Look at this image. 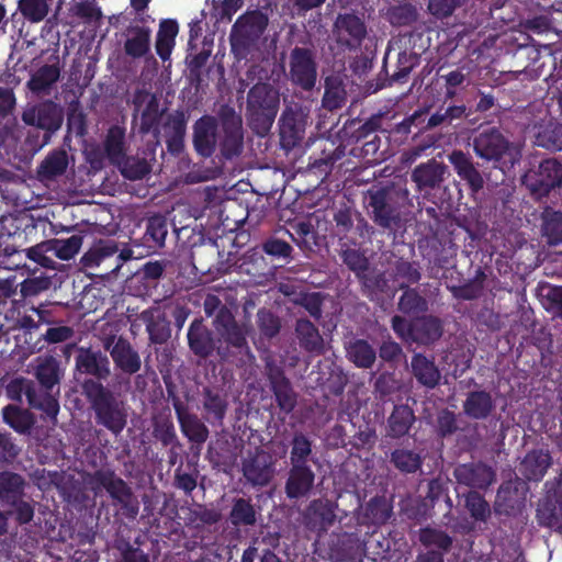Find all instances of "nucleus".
Instances as JSON below:
<instances>
[{
  "label": "nucleus",
  "mask_w": 562,
  "mask_h": 562,
  "mask_svg": "<svg viewBox=\"0 0 562 562\" xmlns=\"http://www.w3.org/2000/svg\"><path fill=\"white\" fill-rule=\"evenodd\" d=\"M290 78L305 91H311L317 80V64L311 48L295 46L290 53Z\"/></svg>",
  "instance_id": "nucleus-14"
},
{
  "label": "nucleus",
  "mask_w": 562,
  "mask_h": 562,
  "mask_svg": "<svg viewBox=\"0 0 562 562\" xmlns=\"http://www.w3.org/2000/svg\"><path fill=\"white\" fill-rule=\"evenodd\" d=\"M411 367L412 374L418 384L427 389H435L439 385L441 373L434 359L423 353H414L411 360Z\"/></svg>",
  "instance_id": "nucleus-31"
},
{
  "label": "nucleus",
  "mask_w": 562,
  "mask_h": 562,
  "mask_svg": "<svg viewBox=\"0 0 562 562\" xmlns=\"http://www.w3.org/2000/svg\"><path fill=\"white\" fill-rule=\"evenodd\" d=\"M408 202V189L393 181L372 184L363 194L369 217L382 229L391 231L400 226L403 209Z\"/></svg>",
  "instance_id": "nucleus-2"
},
{
  "label": "nucleus",
  "mask_w": 562,
  "mask_h": 562,
  "mask_svg": "<svg viewBox=\"0 0 562 562\" xmlns=\"http://www.w3.org/2000/svg\"><path fill=\"white\" fill-rule=\"evenodd\" d=\"M67 167V153L64 149H54L41 162L37 173L42 179L53 180L64 175Z\"/></svg>",
  "instance_id": "nucleus-48"
},
{
  "label": "nucleus",
  "mask_w": 562,
  "mask_h": 562,
  "mask_svg": "<svg viewBox=\"0 0 562 562\" xmlns=\"http://www.w3.org/2000/svg\"><path fill=\"white\" fill-rule=\"evenodd\" d=\"M484 272L479 269L474 279L468 280L462 285H447L452 296L457 300H475L483 291Z\"/></svg>",
  "instance_id": "nucleus-59"
},
{
  "label": "nucleus",
  "mask_w": 562,
  "mask_h": 562,
  "mask_svg": "<svg viewBox=\"0 0 562 562\" xmlns=\"http://www.w3.org/2000/svg\"><path fill=\"white\" fill-rule=\"evenodd\" d=\"M462 496L470 517L477 522H487L492 516V509L484 496L476 491H468Z\"/></svg>",
  "instance_id": "nucleus-53"
},
{
  "label": "nucleus",
  "mask_w": 562,
  "mask_h": 562,
  "mask_svg": "<svg viewBox=\"0 0 562 562\" xmlns=\"http://www.w3.org/2000/svg\"><path fill=\"white\" fill-rule=\"evenodd\" d=\"M179 33V25L176 20L166 19L159 23L156 35L155 48L157 55L162 61L170 59L171 53L176 45V37Z\"/></svg>",
  "instance_id": "nucleus-38"
},
{
  "label": "nucleus",
  "mask_w": 562,
  "mask_h": 562,
  "mask_svg": "<svg viewBox=\"0 0 562 562\" xmlns=\"http://www.w3.org/2000/svg\"><path fill=\"white\" fill-rule=\"evenodd\" d=\"M228 519L229 522L237 528L254 526L257 522V510L251 498H234Z\"/></svg>",
  "instance_id": "nucleus-46"
},
{
  "label": "nucleus",
  "mask_w": 562,
  "mask_h": 562,
  "mask_svg": "<svg viewBox=\"0 0 562 562\" xmlns=\"http://www.w3.org/2000/svg\"><path fill=\"white\" fill-rule=\"evenodd\" d=\"M22 120L26 125L34 126L35 132L44 131L43 139L37 144L38 147H43L50 140L52 134L61 126L63 113L53 101H48L25 111Z\"/></svg>",
  "instance_id": "nucleus-15"
},
{
  "label": "nucleus",
  "mask_w": 562,
  "mask_h": 562,
  "mask_svg": "<svg viewBox=\"0 0 562 562\" xmlns=\"http://www.w3.org/2000/svg\"><path fill=\"white\" fill-rule=\"evenodd\" d=\"M475 155L492 161L503 172L510 170L520 159L519 151L496 127L483 130L473 138Z\"/></svg>",
  "instance_id": "nucleus-6"
},
{
  "label": "nucleus",
  "mask_w": 562,
  "mask_h": 562,
  "mask_svg": "<svg viewBox=\"0 0 562 562\" xmlns=\"http://www.w3.org/2000/svg\"><path fill=\"white\" fill-rule=\"evenodd\" d=\"M34 376L38 382V389L56 390L60 393V382L64 378V369L60 361L53 356H40L35 359Z\"/></svg>",
  "instance_id": "nucleus-23"
},
{
  "label": "nucleus",
  "mask_w": 562,
  "mask_h": 562,
  "mask_svg": "<svg viewBox=\"0 0 562 562\" xmlns=\"http://www.w3.org/2000/svg\"><path fill=\"white\" fill-rule=\"evenodd\" d=\"M415 422L413 409L408 405H395L387 418V436L400 439L408 434Z\"/></svg>",
  "instance_id": "nucleus-40"
},
{
  "label": "nucleus",
  "mask_w": 562,
  "mask_h": 562,
  "mask_svg": "<svg viewBox=\"0 0 562 562\" xmlns=\"http://www.w3.org/2000/svg\"><path fill=\"white\" fill-rule=\"evenodd\" d=\"M340 251V258L342 262L351 270L356 277H360L369 269V259L360 249H356L349 246V243H344Z\"/></svg>",
  "instance_id": "nucleus-61"
},
{
  "label": "nucleus",
  "mask_w": 562,
  "mask_h": 562,
  "mask_svg": "<svg viewBox=\"0 0 562 562\" xmlns=\"http://www.w3.org/2000/svg\"><path fill=\"white\" fill-rule=\"evenodd\" d=\"M418 18L417 7L409 2H400L387 10V20L393 26H412Z\"/></svg>",
  "instance_id": "nucleus-55"
},
{
  "label": "nucleus",
  "mask_w": 562,
  "mask_h": 562,
  "mask_svg": "<svg viewBox=\"0 0 562 562\" xmlns=\"http://www.w3.org/2000/svg\"><path fill=\"white\" fill-rule=\"evenodd\" d=\"M551 464L552 457L549 451L532 449L526 453L518 470L527 481L539 482L543 479Z\"/></svg>",
  "instance_id": "nucleus-28"
},
{
  "label": "nucleus",
  "mask_w": 562,
  "mask_h": 562,
  "mask_svg": "<svg viewBox=\"0 0 562 562\" xmlns=\"http://www.w3.org/2000/svg\"><path fill=\"white\" fill-rule=\"evenodd\" d=\"M357 213V211L346 205L334 212L333 233L340 241L346 240L345 243L357 245V237L352 236Z\"/></svg>",
  "instance_id": "nucleus-41"
},
{
  "label": "nucleus",
  "mask_w": 562,
  "mask_h": 562,
  "mask_svg": "<svg viewBox=\"0 0 562 562\" xmlns=\"http://www.w3.org/2000/svg\"><path fill=\"white\" fill-rule=\"evenodd\" d=\"M177 419L181 432L190 442L201 446L207 440L210 435L209 428L198 415L187 411L179 415Z\"/></svg>",
  "instance_id": "nucleus-42"
},
{
  "label": "nucleus",
  "mask_w": 562,
  "mask_h": 562,
  "mask_svg": "<svg viewBox=\"0 0 562 562\" xmlns=\"http://www.w3.org/2000/svg\"><path fill=\"white\" fill-rule=\"evenodd\" d=\"M368 296L384 293L389 286V280L384 272L370 270V268L357 278Z\"/></svg>",
  "instance_id": "nucleus-64"
},
{
  "label": "nucleus",
  "mask_w": 562,
  "mask_h": 562,
  "mask_svg": "<svg viewBox=\"0 0 562 562\" xmlns=\"http://www.w3.org/2000/svg\"><path fill=\"white\" fill-rule=\"evenodd\" d=\"M368 34L364 21L355 13H339L333 25V37L342 52H358Z\"/></svg>",
  "instance_id": "nucleus-11"
},
{
  "label": "nucleus",
  "mask_w": 562,
  "mask_h": 562,
  "mask_svg": "<svg viewBox=\"0 0 562 562\" xmlns=\"http://www.w3.org/2000/svg\"><path fill=\"white\" fill-rule=\"evenodd\" d=\"M140 319L146 326L150 344L162 345L171 337V323L159 307L145 310Z\"/></svg>",
  "instance_id": "nucleus-25"
},
{
  "label": "nucleus",
  "mask_w": 562,
  "mask_h": 562,
  "mask_svg": "<svg viewBox=\"0 0 562 562\" xmlns=\"http://www.w3.org/2000/svg\"><path fill=\"white\" fill-rule=\"evenodd\" d=\"M546 495L539 501L536 518L541 527L557 528L562 526V468L553 481L544 484Z\"/></svg>",
  "instance_id": "nucleus-13"
},
{
  "label": "nucleus",
  "mask_w": 562,
  "mask_h": 562,
  "mask_svg": "<svg viewBox=\"0 0 562 562\" xmlns=\"http://www.w3.org/2000/svg\"><path fill=\"white\" fill-rule=\"evenodd\" d=\"M305 124L299 112L292 108L283 110L279 119V134L281 146L286 149H293L299 146L304 137Z\"/></svg>",
  "instance_id": "nucleus-22"
},
{
  "label": "nucleus",
  "mask_w": 562,
  "mask_h": 562,
  "mask_svg": "<svg viewBox=\"0 0 562 562\" xmlns=\"http://www.w3.org/2000/svg\"><path fill=\"white\" fill-rule=\"evenodd\" d=\"M192 130L193 148L202 158H211L218 150L220 160H233L243 153V119L229 104H222L216 115L199 117Z\"/></svg>",
  "instance_id": "nucleus-1"
},
{
  "label": "nucleus",
  "mask_w": 562,
  "mask_h": 562,
  "mask_svg": "<svg viewBox=\"0 0 562 562\" xmlns=\"http://www.w3.org/2000/svg\"><path fill=\"white\" fill-rule=\"evenodd\" d=\"M2 417L4 423L19 434L30 432L35 423L33 415L27 409L15 405L4 406Z\"/></svg>",
  "instance_id": "nucleus-52"
},
{
  "label": "nucleus",
  "mask_w": 562,
  "mask_h": 562,
  "mask_svg": "<svg viewBox=\"0 0 562 562\" xmlns=\"http://www.w3.org/2000/svg\"><path fill=\"white\" fill-rule=\"evenodd\" d=\"M313 442L312 440L303 432L296 431L294 432L291 440V450H290V462L291 465L300 464V465H308V460L312 458L313 453Z\"/></svg>",
  "instance_id": "nucleus-57"
},
{
  "label": "nucleus",
  "mask_w": 562,
  "mask_h": 562,
  "mask_svg": "<svg viewBox=\"0 0 562 562\" xmlns=\"http://www.w3.org/2000/svg\"><path fill=\"white\" fill-rule=\"evenodd\" d=\"M262 251L278 260L289 263L293 260V247L284 239L277 236H270L261 243Z\"/></svg>",
  "instance_id": "nucleus-62"
},
{
  "label": "nucleus",
  "mask_w": 562,
  "mask_h": 562,
  "mask_svg": "<svg viewBox=\"0 0 562 562\" xmlns=\"http://www.w3.org/2000/svg\"><path fill=\"white\" fill-rule=\"evenodd\" d=\"M533 144L551 153L562 151V123L549 121L540 125Z\"/></svg>",
  "instance_id": "nucleus-43"
},
{
  "label": "nucleus",
  "mask_w": 562,
  "mask_h": 562,
  "mask_svg": "<svg viewBox=\"0 0 562 562\" xmlns=\"http://www.w3.org/2000/svg\"><path fill=\"white\" fill-rule=\"evenodd\" d=\"M217 344V357L227 361L233 351L241 353L249 350L248 327L246 324L237 322L235 315L227 306H222L212 322Z\"/></svg>",
  "instance_id": "nucleus-7"
},
{
  "label": "nucleus",
  "mask_w": 562,
  "mask_h": 562,
  "mask_svg": "<svg viewBox=\"0 0 562 562\" xmlns=\"http://www.w3.org/2000/svg\"><path fill=\"white\" fill-rule=\"evenodd\" d=\"M346 357L359 369H371L376 360L374 347L363 338H352L346 346Z\"/></svg>",
  "instance_id": "nucleus-35"
},
{
  "label": "nucleus",
  "mask_w": 562,
  "mask_h": 562,
  "mask_svg": "<svg viewBox=\"0 0 562 562\" xmlns=\"http://www.w3.org/2000/svg\"><path fill=\"white\" fill-rule=\"evenodd\" d=\"M447 172L448 167L432 158L417 165L413 169L411 178L412 181L415 182L418 191L422 192L439 188Z\"/></svg>",
  "instance_id": "nucleus-24"
},
{
  "label": "nucleus",
  "mask_w": 562,
  "mask_h": 562,
  "mask_svg": "<svg viewBox=\"0 0 562 562\" xmlns=\"http://www.w3.org/2000/svg\"><path fill=\"white\" fill-rule=\"evenodd\" d=\"M400 289L403 290L397 302V310L400 312L413 316L428 311V302L417 289L409 288L407 284H400Z\"/></svg>",
  "instance_id": "nucleus-47"
},
{
  "label": "nucleus",
  "mask_w": 562,
  "mask_h": 562,
  "mask_svg": "<svg viewBox=\"0 0 562 562\" xmlns=\"http://www.w3.org/2000/svg\"><path fill=\"white\" fill-rule=\"evenodd\" d=\"M59 394L56 390L31 389L27 394V404L31 408L42 412V414L53 420H56L59 413Z\"/></svg>",
  "instance_id": "nucleus-34"
},
{
  "label": "nucleus",
  "mask_w": 562,
  "mask_h": 562,
  "mask_svg": "<svg viewBox=\"0 0 562 562\" xmlns=\"http://www.w3.org/2000/svg\"><path fill=\"white\" fill-rule=\"evenodd\" d=\"M295 334L302 349L310 353L321 355L324 351V340L318 328L307 318H299Z\"/></svg>",
  "instance_id": "nucleus-37"
},
{
  "label": "nucleus",
  "mask_w": 562,
  "mask_h": 562,
  "mask_svg": "<svg viewBox=\"0 0 562 562\" xmlns=\"http://www.w3.org/2000/svg\"><path fill=\"white\" fill-rule=\"evenodd\" d=\"M60 68L58 64L41 66L27 81L29 89L36 94L45 93L59 80Z\"/></svg>",
  "instance_id": "nucleus-44"
},
{
  "label": "nucleus",
  "mask_w": 562,
  "mask_h": 562,
  "mask_svg": "<svg viewBox=\"0 0 562 562\" xmlns=\"http://www.w3.org/2000/svg\"><path fill=\"white\" fill-rule=\"evenodd\" d=\"M463 413L471 419L482 420L491 416L495 402L485 390L470 391L462 404Z\"/></svg>",
  "instance_id": "nucleus-29"
},
{
  "label": "nucleus",
  "mask_w": 562,
  "mask_h": 562,
  "mask_svg": "<svg viewBox=\"0 0 562 562\" xmlns=\"http://www.w3.org/2000/svg\"><path fill=\"white\" fill-rule=\"evenodd\" d=\"M453 476L459 486L469 487L470 491L486 490L495 481L494 470L483 462L458 464Z\"/></svg>",
  "instance_id": "nucleus-21"
},
{
  "label": "nucleus",
  "mask_w": 562,
  "mask_h": 562,
  "mask_svg": "<svg viewBox=\"0 0 562 562\" xmlns=\"http://www.w3.org/2000/svg\"><path fill=\"white\" fill-rule=\"evenodd\" d=\"M202 406L207 423L218 426L223 425L228 409V401L222 390L211 386L203 387Z\"/></svg>",
  "instance_id": "nucleus-27"
},
{
  "label": "nucleus",
  "mask_w": 562,
  "mask_h": 562,
  "mask_svg": "<svg viewBox=\"0 0 562 562\" xmlns=\"http://www.w3.org/2000/svg\"><path fill=\"white\" fill-rule=\"evenodd\" d=\"M161 114L159 112L158 103L155 98L148 101L145 109L140 114V123L138 127V134L144 136L148 133H153L154 138L158 143L159 136V124Z\"/></svg>",
  "instance_id": "nucleus-56"
},
{
  "label": "nucleus",
  "mask_w": 562,
  "mask_h": 562,
  "mask_svg": "<svg viewBox=\"0 0 562 562\" xmlns=\"http://www.w3.org/2000/svg\"><path fill=\"white\" fill-rule=\"evenodd\" d=\"M280 94L270 83L258 82L247 93L246 116L251 131L266 136L277 117Z\"/></svg>",
  "instance_id": "nucleus-4"
},
{
  "label": "nucleus",
  "mask_w": 562,
  "mask_h": 562,
  "mask_svg": "<svg viewBox=\"0 0 562 562\" xmlns=\"http://www.w3.org/2000/svg\"><path fill=\"white\" fill-rule=\"evenodd\" d=\"M92 483L106 491L115 505H119L123 514L128 518H135L138 514V502L132 487L112 469H99L91 477Z\"/></svg>",
  "instance_id": "nucleus-8"
},
{
  "label": "nucleus",
  "mask_w": 562,
  "mask_h": 562,
  "mask_svg": "<svg viewBox=\"0 0 562 562\" xmlns=\"http://www.w3.org/2000/svg\"><path fill=\"white\" fill-rule=\"evenodd\" d=\"M120 167L121 173L128 180H140L145 178L151 170V166L146 158L135 156H124Z\"/></svg>",
  "instance_id": "nucleus-60"
},
{
  "label": "nucleus",
  "mask_w": 562,
  "mask_h": 562,
  "mask_svg": "<svg viewBox=\"0 0 562 562\" xmlns=\"http://www.w3.org/2000/svg\"><path fill=\"white\" fill-rule=\"evenodd\" d=\"M82 393L94 416V422L117 437L127 426L128 405L121 393H116L108 385L86 379Z\"/></svg>",
  "instance_id": "nucleus-3"
},
{
  "label": "nucleus",
  "mask_w": 562,
  "mask_h": 562,
  "mask_svg": "<svg viewBox=\"0 0 562 562\" xmlns=\"http://www.w3.org/2000/svg\"><path fill=\"white\" fill-rule=\"evenodd\" d=\"M443 326L440 318L424 315L413 319V342L430 346L440 339Z\"/></svg>",
  "instance_id": "nucleus-30"
},
{
  "label": "nucleus",
  "mask_w": 562,
  "mask_h": 562,
  "mask_svg": "<svg viewBox=\"0 0 562 562\" xmlns=\"http://www.w3.org/2000/svg\"><path fill=\"white\" fill-rule=\"evenodd\" d=\"M24 481L21 475L11 472L0 473V503L14 504L23 497Z\"/></svg>",
  "instance_id": "nucleus-51"
},
{
  "label": "nucleus",
  "mask_w": 562,
  "mask_h": 562,
  "mask_svg": "<svg viewBox=\"0 0 562 562\" xmlns=\"http://www.w3.org/2000/svg\"><path fill=\"white\" fill-rule=\"evenodd\" d=\"M268 16L260 10L247 11L232 26L229 42L237 60L247 59L257 48L268 26Z\"/></svg>",
  "instance_id": "nucleus-5"
},
{
  "label": "nucleus",
  "mask_w": 562,
  "mask_h": 562,
  "mask_svg": "<svg viewBox=\"0 0 562 562\" xmlns=\"http://www.w3.org/2000/svg\"><path fill=\"white\" fill-rule=\"evenodd\" d=\"M76 370L89 375V379L103 383L111 376V363L109 357L101 350L80 348L75 357Z\"/></svg>",
  "instance_id": "nucleus-20"
},
{
  "label": "nucleus",
  "mask_w": 562,
  "mask_h": 562,
  "mask_svg": "<svg viewBox=\"0 0 562 562\" xmlns=\"http://www.w3.org/2000/svg\"><path fill=\"white\" fill-rule=\"evenodd\" d=\"M166 146L169 154L179 157L184 149L187 120L182 112L169 115L166 124Z\"/></svg>",
  "instance_id": "nucleus-33"
},
{
  "label": "nucleus",
  "mask_w": 562,
  "mask_h": 562,
  "mask_svg": "<svg viewBox=\"0 0 562 562\" xmlns=\"http://www.w3.org/2000/svg\"><path fill=\"white\" fill-rule=\"evenodd\" d=\"M168 235V220L165 215L155 214L147 221L144 240L148 248L158 249L164 247Z\"/></svg>",
  "instance_id": "nucleus-50"
},
{
  "label": "nucleus",
  "mask_w": 562,
  "mask_h": 562,
  "mask_svg": "<svg viewBox=\"0 0 562 562\" xmlns=\"http://www.w3.org/2000/svg\"><path fill=\"white\" fill-rule=\"evenodd\" d=\"M266 375L280 412L291 414L297 404V394L281 366L273 361L266 363Z\"/></svg>",
  "instance_id": "nucleus-16"
},
{
  "label": "nucleus",
  "mask_w": 562,
  "mask_h": 562,
  "mask_svg": "<svg viewBox=\"0 0 562 562\" xmlns=\"http://www.w3.org/2000/svg\"><path fill=\"white\" fill-rule=\"evenodd\" d=\"M347 90L345 79L339 74H331L324 80V94L322 105L333 112L345 106L347 103Z\"/></svg>",
  "instance_id": "nucleus-32"
},
{
  "label": "nucleus",
  "mask_w": 562,
  "mask_h": 562,
  "mask_svg": "<svg viewBox=\"0 0 562 562\" xmlns=\"http://www.w3.org/2000/svg\"><path fill=\"white\" fill-rule=\"evenodd\" d=\"M390 463L402 474H415L422 471L424 457L415 449L397 447L391 451Z\"/></svg>",
  "instance_id": "nucleus-36"
},
{
  "label": "nucleus",
  "mask_w": 562,
  "mask_h": 562,
  "mask_svg": "<svg viewBox=\"0 0 562 562\" xmlns=\"http://www.w3.org/2000/svg\"><path fill=\"white\" fill-rule=\"evenodd\" d=\"M273 458L260 447L249 451L243 459L241 471L248 483L252 486H265L273 476Z\"/></svg>",
  "instance_id": "nucleus-18"
},
{
  "label": "nucleus",
  "mask_w": 562,
  "mask_h": 562,
  "mask_svg": "<svg viewBox=\"0 0 562 562\" xmlns=\"http://www.w3.org/2000/svg\"><path fill=\"white\" fill-rule=\"evenodd\" d=\"M522 182L536 200L547 198L562 186V162L557 158L543 159L524 176Z\"/></svg>",
  "instance_id": "nucleus-9"
},
{
  "label": "nucleus",
  "mask_w": 562,
  "mask_h": 562,
  "mask_svg": "<svg viewBox=\"0 0 562 562\" xmlns=\"http://www.w3.org/2000/svg\"><path fill=\"white\" fill-rule=\"evenodd\" d=\"M153 436L162 447H169L178 442L176 428L169 415L154 418Z\"/></svg>",
  "instance_id": "nucleus-63"
},
{
  "label": "nucleus",
  "mask_w": 562,
  "mask_h": 562,
  "mask_svg": "<svg viewBox=\"0 0 562 562\" xmlns=\"http://www.w3.org/2000/svg\"><path fill=\"white\" fill-rule=\"evenodd\" d=\"M102 346L120 374L132 376L142 369L140 355L126 337L109 335L102 339Z\"/></svg>",
  "instance_id": "nucleus-10"
},
{
  "label": "nucleus",
  "mask_w": 562,
  "mask_h": 562,
  "mask_svg": "<svg viewBox=\"0 0 562 562\" xmlns=\"http://www.w3.org/2000/svg\"><path fill=\"white\" fill-rule=\"evenodd\" d=\"M381 124L382 115L373 114L363 123L359 120H352L347 128L350 131V138L359 143L376 135V132L381 128Z\"/></svg>",
  "instance_id": "nucleus-58"
},
{
  "label": "nucleus",
  "mask_w": 562,
  "mask_h": 562,
  "mask_svg": "<svg viewBox=\"0 0 562 562\" xmlns=\"http://www.w3.org/2000/svg\"><path fill=\"white\" fill-rule=\"evenodd\" d=\"M541 232L549 245L562 244V212L550 206L544 207L541 214Z\"/></svg>",
  "instance_id": "nucleus-49"
},
{
  "label": "nucleus",
  "mask_w": 562,
  "mask_h": 562,
  "mask_svg": "<svg viewBox=\"0 0 562 562\" xmlns=\"http://www.w3.org/2000/svg\"><path fill=\"white\" fill-rule=\"evenodd\" d=\"M187 340L190 351L200 359L217 355L218 344L215 331L209 328L203 318H194L189 325Z\"/></svg>",
  "instance_id": "nucleus-19"
},
{
  "label": "nucleus",
  "mask_w": 562,
  "mask_h": 562,
  "mask_svg": "<svg viewBox=\"0 0 562 562\" xmlns=\"http://www.w3.org/2000/svg\"><path fill=\"white\" fill-rule=\"evenodd\" d=\"M103 149L112 164L121 165L126 155V130L124 126H110L103 140Z\"/></svg>",
  "instance_id": "nucleus-39"
},
{
  "label": "nucleus",
  "mask_w": 562,
  "mask_h": 562,
  "mask_svg": "<svg viewBox=\"0 0 562 562\" xmlns=\"http://www.w3.org/2000/svg\"><path fill=\"white\" fill-rule=\"evenodd\" d=\"M418 540L428 550H435L447 554L453 544V538L446 531L430 526L419 529Z\"/></svg>",
  "instance_id": "nucleus-45"
},
{
  "label": "nucleus",
  "mask_w": 562,
  "mask_h": 562,
  "mask_svg": "<svg viewBox=\"0 0 562 562\" xmlns=\"http://www.w3.org/2000/svg\"><path fill=\"white\" fill-rule=\"evenodd\" d=\"M315 473L310 465H291L285 482V494L290 499L306 496L314 486Z\"/></svg>",
  "instance_id": "nucleus-26"
},
{
  "label": "nucleus",
  "mask_w": 562,
  "mask_h": 562,
  "mask_svg": "<svg viewBox=\"0 0 562 562\" xmlns=\"http://www.w3.org/2000/svg\"><path fill=\"white\" fill-rule=\"evenodd\" d=\"M151 27L147 18L134 16L122 32L124 55L133 60L147 58L151 52Z\"/></svg>",
  "instance_id": "nucleus-12"
},
{
  "label": "nucleus",
  "mask_w": 562,
  "mask_h": 562,
  "mask_svg": "<svg viewBox=\"0 0 562 562\" xmlns=\"http://www.w3.org/2000/svg\"><path fill=\"white\" fill-rule=\"evenodd\" d=\"M83 241L81 234H74L68 238H53L48 240L50 254L58 259H72L80 250Z\"/></svg>",
  "instance_id": "nucleus-54"
},
{
  "label": "nucleus",
  "mask_w": 562,
  "mask_h": 562,
  "mask_svg": "<svg viewBox=\"0 0 562 562\" xmlns=\"http://www.w3.org/2000/svg\"><path fill=\"white\" fill-rule=\"evenodd\" d=\"M453 171L460 181L467 187L471 196H475L484 189V176L479 169V164L473 161V157L469 153L461 149H453L447 156Z\"/></svg>",
  "instance_id": "nucleus-17"
}]
</instances>
